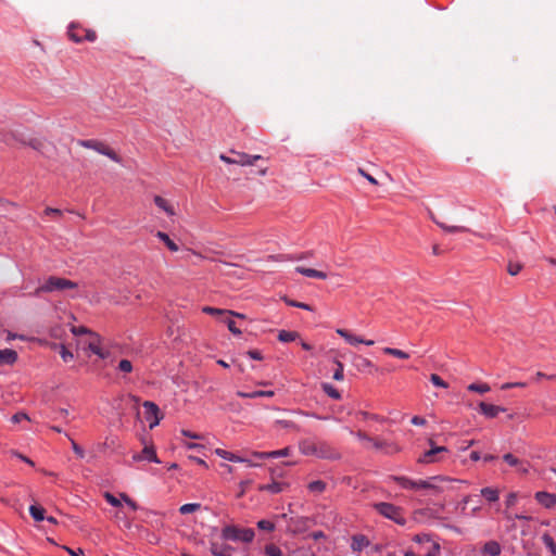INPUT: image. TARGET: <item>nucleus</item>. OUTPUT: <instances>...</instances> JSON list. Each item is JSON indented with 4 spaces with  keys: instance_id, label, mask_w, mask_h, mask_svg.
Wrapping results in <instances>:
<instances>
[{
    "instance_id": "f257e3e1",
    "label": "nucleus",
    "mask_w": 556,
    "mask_h": 556,
    "mask_svg": "<svg viewBox=\"0 0 556 556\" xmlns=\"http://www.w3.org/2000/svg\"><path fill=\"white\" fill-rule=\"evenodd\" d=\"M391 479L406 490H427L433 495H439L446 490L450 480L445 477L434 476L428 480H412L404 476H392Z\"/></svg>"
},
{
    "instance_id": "f03ea898",
    "label": "nucleus",
    "mask_w": 556,
    "mask_h": 556,
    "mask_svg": "<svg viewBox=\"0 0 556 556\" xmlns=\"http://www.w3.org/2000/svg\"><path fill=\"white\" fill-rule=\"evenodd\" d=\"M300 451L304 455L316 456L325 459H338L340 457L328 443L314 439H305L300 442Z\"/></svg>"
},
{
    "instance_id": "7ed1b4c3",
    "label": "nucleus",
    "mask_w": 556,
    "mask_h": 556,
    "mask_svg": "<svg viewBox=\"0 0 556 556\" xmlns=\"http://www.w3.org/2000/svg\"><path fill=\"white\" fill-rule=\"evenodd\" d=\"M76 288L77 283L72 280L56 276H50L42 283H40L39 287H37L34 292L29 293V295L39 298L43 293H52L55 291H63L65 289Z\"/></svg>"
},
{
    "instance_id": "20e7f679",
    "label": "nucleus",
    "mask_w": 556,
    "mask_h": 556,
    "mask_svg": "<svg viewBox=\"0 0 556 556\" xmlns=\"http://www.w3.org/2000/svg\"><path fill=\"white\" fill-rule=\"evenodd\" d=\"M220 536L225 541L251 543L254 540L255 532L251 528H238L237 526L228 525L222 529Z\"/></svg>"
},
{
    "instance_id": "39448f33",
    "label": "nucleus",
    "mask_w": 556,
    "mask_h": 556,
    "mask_svg": "<svg viewBox=\"0 0 556 556\" xmlns=\"http://www.w3.org/2000/svg\"><path fill=\"white\" fill-rule=\"evenodd\" d=\"M374 508L384 518H388L397 525L404 526L406 523V519L403 516V509L399 506L387 502H379L374 504Z\"/></svg>"
},
{
    "instance_id": "423d86ee",
    "label": "nucleus",
    "mask_w": 556,
    "mask_h": 556,
    "mask_svg": "<svg viewBox=\"0 0 556 556\" xmlns=\"http://www.w3.org/2000/svg\"><path fill=\"white\" fill-rule=\"evenodd\" d=\"M78 144L84 148H87V149H92L100 154L106 155L108 157H110L112 161H114L116 163H121V161H122L121 157L116 154V152L113 151L109 146H106L102 141L94 140V139H87V140H79Z\"/></svg>"
},
{
    "instance_id": "0eeeda50",
    "label": "nucleus",
    "mask_w": 556,
    "mask_h": 556,
    "mask_svg": "<svg viewBox=\"0 0 556 556\" xmlns=\"http://www.w3.org/2000/svg\"><path fill=\"white\" fill-rule=\"evenodd\" d=\"M67 35H68L70 39L76 43H80L84 40L93 42L97 39V33L94 30L84 28L74 23H72L68 26Z\"/></svg>"
},
{
    "instance_id": "6e6552de",
    "label": "nucleus",
    "mask_w": 556,
    "mask_h": 556,
    "mask_svg": "<svg viewBox=\"0 0 556 556\" xmlns=\"http://www.w3.org/2000/svg\"><path fill=\"white\" fill-rule=\"evenodd\" d=\"M142 406L144 408V418L150 422V429H153L160 424V420L163 417L160 408L155 403L150 401L143 402Z\"/></svg>"
},
{
    "instance_id": "1a4fd4ad",
    "label": "nucleus",
    "mask_w": 556,
    "mask_h": 556,
    "mask_svg": "<svg viewBox=\"0 0 556 556\" xmlns=\"http://www.w3.org/2000/svg\"><path fill=\"white\" fill-rule=\"evenodd\" d=\"M429 444H430L431 448L429 451L425 452L418 458V462L421 463V464L434 463V462L438 460L435 458L437 454L446 453L447 452V448L445 446H434V443H433L432 440H429Z\"/></svg>"
},
{
    "instance_id": "9d476101",
    "label": "nucleus",
    "mask_w": 556,
    "mask_h": 556,
    "mask_svg": "<svg viewBox=\"0 0 556 556\" xmlns=\"http://www.w3.org/2000/svg\"><path fill=\"white\" fill-rule=\"evenodd\" d=\"M231 153L233 154V160H232L233 164L241 165V166L254 165L256 161L263 159V156L258 155V154L250 155L244 152H236V151H231Z\"/></svg>"
},
{
    "instance_id": "9b49d317",
    "label": "nucleus",
    "mask_w": 556,
    "mask_h": 556,
    "mask_svg": "<svg viewBox=\"0 0 556 556\" xmlns=\"http://www.w3.org/2000/svg\"><path fill=\"white\" fill-rule=\"evenodd\" d=\"M233 551L235 548L231 545L215 541L210 542V552L214 556H232Z\"/></svg>"
},
{
    "instance_id": "f8f14e48",
    "label": "nucleus",
    "mask_w": 556,
    "mask_h": 556,
    "mask_svg": "<svg viewBox=\"0 0 556 556\" xmlns=\"http://www.w3.org/2000/svg\"><path fill=\"white\" fill-rule=\"evenodd\" d=\"M536 502L545 508H553L556 505V494L539 491L534 494Z\"/></svg>"
},
{
    "instance_id": "ddd939ff",
    "label": "nucleus",
    "mask_w": 556,
    "mask_h": 556,
    "mask_svg": "<svg viewBox=\"0 0 556 556\" xmlns=\"http://www.w3.org/2000/svg\"><path fill=\"white\" fill-rule=\"evenodd\" d=\"M353 364L357 368L358 371H363V372H371L372 370H375V371L380 370L378 367H376L372 364L371 361H369L368 358H365L363 356H359V355L354 357Z\"/></svg>"
},
{
    "instance_id": "4468645a",
    "label": "nucleus",
    "mask_w": 556,
    "mask_h": 556,
    "mask_svg": "<svg viewBox=\"0 0 556 556\" xmlns=\"http://www.w3.org/2000/svg\"><path fill=\"white\" fill-rule=\"evenodd\" d=\"M132 458L136 462L146 459L153 463H160V459L157 458L154 448L151 446H146L139 454L134 455Z\"/></svg>"
},
{
    "instance_id": "2eb2a0df",
    "label": "nucleus",
    "mask_w": 556,
    "mask_h": 556,
    "mask_svg": "<svg viewBox=\"0 0 556 556\" xmlns=\"http://www.w3.org/2000/svg\"><path fill=\"white\" fill-rule=\"evenodd\" d=\"M480 412L486 416L488 418H494L498 415L500 412H504L505 408L492 404H488L484 402H481L479 404Z\"/></svg>"
},
{
    "instance_id": "dca6fc26",
    "label": "nucleus",
    "mask_w": 556,
    "mask_h": 556,
    "mask_svg": "<svg viewBox=\"0 0 556 556\" xmlns=\"http://www.w3.org/2000/svg\"><path fill=\"white\" fill-rule=\"evenodd\" d=\"M295 271L303 276L309 277V278H317V279H326L327 278V274L325 271L313 269V268H307V267H303V266L295 267Z\"/></svg>"
},
{
    "instance_id": "f3484780",
    "label": "nucleus",
    "mask_w": 556,
    "mask_h": 556,
    "mask_svg": "<svg viewBox=\"0 0 556 556\" xmlns=\"http://www.w3.org/2000/svg\"><path fill=\"white\" fill-rule=\"evenodd\" d=\"M501 551H502V547L500 545V543L497 541H488L482 549H481V553L483 555H489V556H498L501 554Z\"/></svg>"
},
{
    "instance_id": "a211bd4d",
    "label": "nucleus",
    "mask_w": 556,
    "mask_h": 556,
    "mask_svg": "<svg viewBox=\"0 0 556 556\" xmlns=\"http://www.w3.org/2000/svg\"><path fill=\"white\" fill-rule=\"evenodd\" d=\"M203 313L205 314H208V315H213V316H225V315H236V317H240V318H244V315L242 314H239V313H235L232 311H227V309H220V308H216V307H211V306H204L203 307Z\"/></svg>"
},
{
    "instance_id": "6ab92c4d",
    "label": "nucleus",
    "mask_w": 556,
    "mask_h": 556,
    "mask_svg": "<svg viewBox=\"0 0 556 556\" xmlns=\"http://www.w3.org/2000/svg\"><path fill=\"white\" fill-rule=\"evenodd\" d=\"M17 359V353L11 349L0 350V364L12 365Z\"/></svg>"
},
{
    "instance_id": "aec40b11",
    "label": "nucleus",
    "mask_w": 556,
    "mask_h": 556,
    "mask_svg": "<svg viewBox=\"0 0 556 556\" xmlns=\"http://www.w3.org/2000/svg\"><path fill=\"white\" fill-rule=\"evenodd\" d=\"M369 545V541L365 535L357 534L352 538L351 547L354 552H361L363 548Z\"/></svg>"
},
{
    "instance_id": "412c9836",
    "label": "nucleus",
    "mask_w": 556,
    "mask_h": 556,
    "mask_svg": "<svg viewBox=\"0 0 556 556\" xmlns=\"http://www.w3.org/2000/svg\"><path fill=\"white\" fill-rule=\"evenodd\" d=\"M238 396L241 397V399H255V397H263V396H266V397H271L274 396V391H253V392H244V391H239L238 393Z\"/></svg>"
},
{
    "instance_id": "4be33fe9",
    "label": "nucleus",
    "mask_w": 556,
    "mask_h": 556,
    "mask_svg": "<svg viewBox=\"0 0 556 556\" xmlns=\"http://www.w3.org/2000/svg\"><path fill=\"white\" fill-rule=\"evenodd\" d=\"M285 486H286V483H282L279 481H273L271 483L260 485L258 490L267 491L273 494H278L283 491Z\"/></svg>"
},
{
    "instance_id": "5701e85b",
    "label": "nucleus",
    "mask_w": 556,
    "mask_h": 556,
    "mask_svg": "<svg viewBox=\"0 0 556 556\" xmlns=\"http://www.w3.org/2000/svg\"><path fill=\"white\" fill-rule=\"evenodd\" d=\"M431 219L441 228L443 229L444 231H447V232H467L469 231L468 228L466 227H463V226H447L446 224L442 223V222H439L434 216H431Z\"/></svg>"
},
{
    "instance_id": "b1692460",
    "label": "nucleus",
    "mask_w": 556,
    "mask_h": 556,
    "mask_svg": "<svg viewBox=\"0 0 556 556\" xmlns=\"http://www.w3.org/2000/svg\"><path fill=\"white\" fill-rule=\"evenodd\" d=\"M216 455H218L219 457L224 458V459H227L229 462H233V463H238V462H247L245 458L241 457V456H238L231 452H228L226 450H222V448H217L215 451Z\"/></svg>"
},
{
    "instance_id": "393cba45",
    "label": "nucleus",
    "mask_w": 556,
    "mask_h": 556,
    "mask_svg": "<svg viewBox=\"0 0 556 556\" xmlns=\"http://www.w3.org/2000/svg\"><path fill=\"white\" fill-rule=\"evenodd\" d=\"M23 144H27L29 146L30 148H33L34 150L40 152L41 154H46V148H47V144L40 140V139H37V138H33L30 139L29 141H23V140H20Z\"/></svg>"
},
{
    "instance_id": "a878e982",
    "label": "nucleus",
    "mask_w": 556,
    "mask_h": 556,
    "mask_svg": "<svg viewBox=\"0 0 556 556\" xmlns=\"http://www.w3.org/2000/svg\"><path fill=\"white\" fill-rule=\"evenodd\" d=\"M156 237L164 242V244L172 251H178V245L163 231H157Z\"/></svg>"
},
{
    "instance_id": "bb28decb",
    "label": "nucleus",
    "mask_w": 556,
    "mask_h": 556,
    "mask_svg": "<svg viewBox=\"0 0 556 556\" xmlns=\"http://www.w3.org/2000/svg\"><path fill=\"white\" fill-rule=\"evenodd\" d=\"M45 513H46V510L41 506L31 505L29 507V514L34 518V520H36V521L45 520L46 519Z\"/></svg>"
},
{
    "instance_id": "cd10ccee",
    "label": "nucleus",
    "mask_w": 556,
    "mask_h": 556,
    "mask_svg": "<svg viewBox=\"0 0 556 556\" xmlns=\"http://www.w3.org/2000/svg\"><path fill=\"white\" fill-rule=\"evenodd\" d=\"M298 338L299 333L296 331L280 330L278 333V340L285 343L295 341Z\"/></svg>"
},
{
    "instance_id": "c85d7f7f",
    "label": "nucleus",
    "mask_w": 556,
    "mask_h": 556,
    "mask_svg": "<svg viewBox=\"0 0 556 556\" xmlns=\"http://www.w3.org/2000/svg\"><path fill=\"white\" fill-rule=\"evenodd\" d=\"M481 495L490 503L498 501V490L493 488H483Z\"/></svg>"
},
{
    "instance_id": "c756f323",
    "label": "nucleus",
    "mask_w": 556,
    "mask_h": 556,
    "mask_svg": "<svg viewBox=\"0 0 556 556\" xmlns=\"http://www.w3.org/2000/svg\"><path fill=\"white\" fill-rule=\"evenodd\" d=\"M321 388H323V391L331 399H333V400L341 399V393L332 384L325 382L321 384Z\"/></svg>"
},
{
    "instance_id": "7c9ffc66",
    "label": "nucleus",
    "mask_w": 556,
    "mask_h": 556,
    "mask_svg": "<svg viewBox=\"0 0 556 556\" xmlns=\"http://www.w3.org/2000/svg\"><path fill=\"white\" fill-rule=\"evenodd\" d=\"M382 352L387 355H391L401 359H407L409 357L408 353L394 348H383Z\"/></svg>"
},
{
    "instance_id": "2f4dec72",
    "label": "nucleus",
    "mask_w": 556,
    "mask_h": 556,
    "mask_svg": "<svg viewBox=\"0 0 556 556\" xmlns=\"http://www.w3.org/2000/svg\"><path fill=\"white\" fill-rule=\"evenodd\" d=\"M307 488L312 493L320 494L326 490V483L321 480H315L309 482Z\"/></svg>"
},
{
    "instance_id": "473e14b6",
    "label": "nucleus",
    "mask_w": 556,
    "mask_h": 556,
    "mask_svg": "<svg viewBox=\"0 0 556 556\" xmlns=\"http://www.w3.org/2000/svg\"><path fill=\"white\" fill-rule=\"evenodd\" d=\"M154 203L160 208L164 210L168 215H174V210L168 205L167 201L160 195L154 197Z\"/></svg>"
},
{
    "instance_id": "72a5a7b5",
    "label": "nucleus",
    "mask_w": 556,
    "mask_h": 556,
    "mask_svg": "<svg viewBox=\"0 0 556 556\" xmlns=\"http://www.w3.org/2000/svg\"><path fill=\"white\" fill-rule=\"evenodd\" d=\"M542 541L545 544V546L549 549L551 554L553 556H556V543L554 542L553 538L545 533L542 536Z\"/></svg>"
},
{
    "instance_id": "f704fd0d",
    "label": "nucleus",
    "mask_w": 556,
    "mask_h": 556,
    "mask_svg": "<svg viewBox=\"0 0 556 556\" xmlns=\"http://www.w3.org/2000/svg\"><path fill=\"white\" fill-rule=\"evenodd\" d=\"M226 317L222 320L227 325L230 332L233 334H240L241 330L237 328L236 321L231 318L232 315H225Z\"/></svg>"
},
{
    "instance_id": "c9c22d12",
    "label": "nucleus",
    "mask_w": 556,
    "mask_h": 556,
    "mask_svg": "<svg viewBox=\"0 0 556 556\" xmlns=\"http://www.w3.org/2000/svg\"><path fill=\"white\" fill-rule=\"evenodd\" d=\"M200 507L201 505L198 503H189L180 506L179 511L181 515H187L200 509Z\"/></svg>"
},
{
    "instance_id": "e433bc0d",
    "label": "nucleus",
    "mask_w": 556,
    "mask_h": 556,
    "mask_svg": "<svg viewBox=\"0 0 556 556\" xmlns=\"http://www.w3.org/2000/svg\"><path fill=\"white\" fill-rule=\"evenodd\" d=\"M469 391L478 392V393H485L490 391V387L486 383H471L467 388Z\"/></svg>"
},
{
    "instance_id": "4c0bfd02",
    "label": "nucleus",
    "mask_w": 556,
    "mask_h": 556,
    "mask_svg": "<svg viewBox=\"0 0 556 556\" xmlns=\"http://www.w3.org/2000/svg\"><path fill=\"white\" fill-rule=\"evenodd\" d=\"M265 553L268 556H282L281 549L275 544H267L265 546Z\"/></svg>"
},
{
    "instance_id": "58836bf2",
    "label": "nucleus",
    "mask_w": 556,
    "mask_h": 556,
    "mask_svg": "<svg viewBox=\"0 0 556 556\" xmlns=\"http://www.w3.org/2000/svg\"><path fill=\"white\" fill-rule=\"evenodd\" d=\"M503 459L509 465V466H513V467H517L519 465H521V462L515 457L513 454L510 453H507L503 456Z\"/></svg>"
},
{
    "instance_id": "ea45409f",
    "label": "nucleus",
    "mask_w": 556,
    "mask_h": 556,
    "mask_svg": "<svg viewBox=\"0 0 556 556\" xmlns=\"http://www.w3.org/2000/svg\"><path fill=\"white\" fill-rule=\"evenodd\" d=\"M430 381L435 387H439V388H447L448 387V384L440 376H438L437 374H432L430 376Z\"/></svg>"
},
{
    "instance_id": "a19ab883",
    "label": "nucleus",
    "mask_w": 556,
    "mask_h": 556,
    "mask_svg": "<svg viewBox=\"0 0 556 556\" xmlns=\"http://www.w3.org/2000/svg\"><path fill=\"white\" fill-rule=\"evenodd\" d=\"M257 527H258V529L264 530V531H273L275 529L274 522L266 520V519L260 520L257 522Z\"/></svg>"
},
{
    "instance_id": "79ce46f5",
    "label": "nucleus",
    "mask_w": 556,
    "mask_h": 556,
    "mask_svg": "<svg viewBox=\"0 0 556 556\" xmlns=\"http://www.w3.org/2000/svg\"><path fill=\"white\" fill-rule=\"evenodd\" d=\"M522 268V265L520 263H514L509 262L507 266V271L511 276H516Z\"/></svg>"
},
{
    "instance_id": "37998d69",
    "label": "nucleus",
    "mask_w": 556,
    "mask_h": 556,
    "mask_svg": "<svg viewBox=\"0 0 556 556\" xmlns=\"http://www.w3.org/2000/svg\"><path fill=\"white\" fill-rule=\"evenodd\" d=\"M350 344H358V343H364L366 345H374L375 342L372 340H364L357 336H354V334H351V338H350V341H349Z\"/></svg>"
},
{
    "instance_id": "c03bdc74",
    "label": "nucleus",
    "mask_w": 556,
    "mask_h": 556,
    "mask_svg": "<svg viewBox=\"0 0 556 556\" xmlns=\"http://www.w3.org/2000/svg\"><path fill=\"white\" fill-rule=\"evenodd\" d=\"M118 369L123 372H130L132 370V364L128 359H122L118 364Z\"/></svg>"
},
{
    "instance_id": "a18cd8bd",
    "label": "nucleus",
    "mask_w": 556,
    "mask_h": 556,
    "mask_svg": "<svg viewBox=\"0 0 556 556\" xmlns=\"http://www.w3.org/2000/svg\"><path fill=\"white\" fill-rule=\"evenodd\" d=\"M343 378H344L343 364L341 362H337V369L333 372V379L341 381V380H343Z\"/></svg>"
},
{
    "instance_id": "49530a36",
    "label": "nucleus",
    "mask_w": 556,
    "mask_h": 556,
    "mask_svg": "<svg viewBox=\"0 0 556 556\" xmlns=\"http://www.w3.org/2000/svg\"><path fill=\"white\" fill-rule=\"evenodd\" d=\"M104 498L106 500V502L109 504H111L114 507H119L122 505L121 501L118 498H116L113 494L109 493V492H106L104 494Z\"/></svg>"
},
{
    "instance_id": "de8ad7c7",
    "label": "nucleus",
    "mask_w": 556,
    "mask_h": 556,
    "mask_svg": "<svg viewBox=\"0 0 556 556\" xmlns=\"http://www.w3.org/2000/svg\"><path fill=\"white\" fill-rule=\"evenodd\" d=\"M289 453H290V450L288 447H286V448H282V450L268 452V455H269V457L278 458V457L288 456Z\"/></svg>"
},
{
    "instance_id": "09e8293b",
    "label": "nucleus",
    "mask_w": 556,
    "mask_h": 556,
    "mask_svg": "<svg viewBox=\"0 0 556 556\" xmlns=\"http://www.w3.org/2000/svg\"><path fill=\"white\" fill-rule=\"evenodd\" d=\"M60 354L64 362H68L73 358V353L68 351L63 344L61 345Z\"/></svg>"
},
{
    "instance_id": "8fccbe9b",
    "label": "nucleus",
    "mask_w": 556,
    "mask_h": 556,
    "mask_svg": "<svg viewBox=\"0 0 556 556\" xmlns=\"http://www.w3.org/2000/svg\"><path fill=\"white\" fill-rule=\"evenodd\" d=\"M28 419H29V418H28V416H27L25 413H23V412H18V413L14 414V415L11 417V421H12L13 424H18V422H21L22 420H28Z\"/></svg>"
},
{
    "instance_id": "3c124183",
    "label": "nucleus",
    "mask_w": 556,
    "mask_h": 556,
    "mask_svg": "<svg viewBox=\"0 0 556 556\" xmlns=\"http://www.w3.org/2000/svg\"><path fill=\"white\" fill-rule=\"evenodd\" d=\"M121 497L122 500L134 510H137L139 508V506L137 505V503L135 501H132L128 495H126L125 493H122L121 494Z\"/></svg>"
},
{
    "instance_id": "603ef678",
    "label": "nucleus",
    "mask_w": 556,
    "mask_h": 556,
    "mask_svg": "<svg viewBox=\"0 0 556 556\" xmlns=\"http://www.w3.org/2000/svg\"><path fill=\"white\" fill-rule=\"evenodd\" d=\"M359 415L364 419H372V420H377V421H383L384 420V418L380 417L379 415L370 414L368 412H359Z\"/></svg>"
},
{
    "instance_id": "864d4df0",
    "label": "nucleus",
    "mask_w": 556,
    "mask_h": 556,
    "mask_svg": "<svg viewBox=\"0 0 556 556\" xmlns=\"http://www.w3.org/2000/svg\"><path fill=\"white\" fill-rule=\"evenodd\" d=\"M71 442H72V448H73L74 453L79 458H84V456H85L84 450L74 440L71 439Z\"/></svg>"
},
{
    "instance_id": "5fc2aeb1",
    "label": "nucleus",
    "mask_w": 556,
    "mask_h": 556,
    "mask_svg": "<svg viewBox=\"0 0 556 556\" xmlns=\"http://www.w3.org/2000/svg\"><path fill=\"white\" fill-rule=\"evenodd\" d=\"M374 446L378 450H383V448H387V447H393L391 444L387 443L386 441H381V440H378V439H374V441H371Z\"/></svg>"
},
{
    "instance_id": "6e6d98bb",
    "label": "nucleus",
    "mask_w": 556,
    "mask_h": 556,
    "mask_svg": "<svg viewBox=\"0 0 556 556\" xmlns=\"http://www.w3.org/2000/svg\"><path fill=\"white\" fill-rule=\"evenodd\" d=\"M287 303L290 305V306H294V307H299V308H303V309H307V311H312V307L308 305V304H305V303H302V302H296V301H287Z\"/></svg>"
},
{
    "instance_id": "4d7b16f0",
    "label": "nucleus",
    "mask_w": 556,
    "mask_h": 556,
    "mask_svg": "<svg viewBox=\"0 0 556 556\" xmlns=\"http://www.w3.org/2000/svg\"><path fill=\"white\" fill-rule=\"evenodd\" d=\"M517 502V494L511 492L507 495V498H506V506L509 508V507H513Z\"/></svg>"
},
{
    "instance_id": "13d9d810",
    "label": "nucleus",
    "mask_w": 556,
    "mask_h": 556,
    "mask_svg": "<svg viewBox=\"0 0 556 556\" xmlns=\"http://www.w3.org/2000/svg\"><path fill=\"white\" fill-rule=\"evenodd\" d=\"M89 349H90V351H91L93 354H97V355H99V356L103 357V354H102V352H101V349H100V346L98 345V343H97V342H94V341L89 342Z\"/></svg>"
},
{
    "instance_id": "bf43d9fd",
    "label": "nucleus",
    "mask_w": 556,
    "mask_h": 556,
    "mask_svg": "<svg viewBox=\"0 0 556 556\" xmlns=\"http://www.w3.org/2000/svg\"><path fill=\"white\" fill-rule=\"evenodd\" d=\"M417 543L430 542L431 538L429 534H416L413 539Z\"/></svg>"
},
{
    "instance_id": "052dcab7",
    "label": "nucleus",
    "mask_w": 556,
    "mask_h": 556,
    "mask_svg": "<svg viewBox=\"0 0 556 556\" xmlns=\"http://www.w3.org/2000/svg\"><path fill=\"white\" fill-rule=\"evenodd\" d=\"M181 434L184 437H187V438H190V439H194V440H201L202 439L201 434L194 433V432H191V431L185 430V429L181 430Z\"/></svg>"
},
{
    "instance_id": "680f3d73",
    "label": "nucleus",
    "mask_w": 556,
    "mask_h": 556,
    "mask_svg": "<svg viewBox=\"0 0 556 556\" xmlns=\"http://www.w3.org/2000/svg\"><path fill=\"white\" fill-rule=\"evenodd\" d=\"M440 554V545L439 543H433L429 552L426 554V556H439Z\"/></svg>"
},
{
    "instance_id": "e2e57ef3",
    "label": "nucleus",
    "mask_w": 556,
    "mask_h": 556,
    "mask_svg": "<svg viewBox=\"0 0 556 556\" xmlns=\"http://www.w3.org/2000/svg\"><path fill=\"white\" fill-rule=\"evenodd\" d=\"M248 355L252 359H256V361H262L263 359V355H262L261 351H258V350H250V351H248Z\"/></svg>"
},
{
    "instance_id": "0e129e2a",
    "label": "nucleus",
    "mask_w": 556,
    "mask_h": 556,
    "mask_svg": "<svg viewBox=\"0 0 556 556\" xmlns=\"http://www.w3.org/2000/svg\"><path fill=\"white\" fill-rule=\"evenodd\" d=\"M358 173L365 177L370 184L378 185V181L368 173H366L363 168H358Z\"/></svg>"
},
{
    "instance_id": "69168bd1",
    "label": "nucleus",
    "mask_w": 556,
    "mask_h": 556,
    "mask_svg": "<svg viewBox=\"0 0 556 556\" xmlns=\"http://www.w3.org/2000/svg\"><path fill=\"white\" fill-rule=\"evenodd\" d=\"M12 454H13L14 456L18 457L20 459H22L23 462H25L26 464L30 465V466H34V465H35V463H34L30 458H28V457H26V456H24V455L20 454V453H18V452H16V451H12Z\"/></svg>"
},
{
    "instance_id": "338daca9",
    "label": "nucleus",
    "mask_w": 556,
    "mask_h": 556,
    "mask_svg": "<svg viewBox=\"0 0 556 556\" xmlns=\"http://www.w3.org/2000/svg\"><path fill=\"white\" fill-rule=\"evenodd\" d=\"M426 422H427L426 419L420 416H414L412 418V424L415 426H424V425H426Z\"/></svg>"
},
{
    "instance_id": "774afa93",
    "label": "nucleus",
    "mask_w": 556,
    "mask_h": 556,
    "mask_svg": "<svg viewBox=\"0 0 556 556\" xmlns=\"http://www.w3.org/2000/svg\"><path fill=\"white\" fill-rule=\"evenodd\" d=\"M337 333H338L339 336H341V337H342V338H343V339L349 343V341H350V338H351V334H352V333H350V332H349L348 330H345V329H338V330H337Z\"/></svg>"
}]
</instances>
